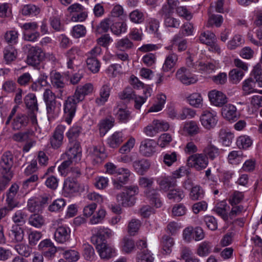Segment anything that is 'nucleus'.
Instances as JSON below:
<instances>
[{
    "label": "nucleus",
    "instance_id": "2",
    "mask_svg": "<svg viewBox=\"0 0 262 262\" xmlns=\"http://www.w3.org/2000/svg\"><path fill=\"white\" fill-rule=\"evenodd\" d=\"M24 48L28 50L27 61L29 65L33 66L38 65L45 57V53L38 47H33L30 45H26L24 46Z\"/></svg>",
    "mask_w": 262,
    "mask_h": 262
},
{
    "label": "nucleus",
    "instance_id": "49",
    "mask_svg": "<svg viewBox=\"0 0 262 262\" xmlns=\"http://www.w3.org/2000/svg\"><path fill=\"white\" fill-rule=\"evenodd\" d=\"M113 21L110 18H106L102 20L99 25L97 27L96 32L102 33L107 32L112 25Z\"/></svg>",
    "mask_w": 262,
    "mask_h": 262
},
{
    "label": "nucleus",
    "instance_id": "22",
    "mask_svg": "<svg viewBox=\"0 0 262 262\" xmlns=\"http://www.w3.org/2000/svg\"><path fill=\"white\" fill-rule=\"evenodd\" d=\"M111 89L109 83L103 84L100 89L99 97L95 99L96 103L98 105H103L108 100L110 95Z\"/></svg>",
    "mask_w": 262,
    "mask_h": 262
},
{
    "label": "nucleus",
    "instance_id": "32",
    "mask_svg": "<svg viewBox=\"0 0 262 262\" xmlns=\"http://www.w3.org/2000/svg\"><path fill=\"white\" fill-rule=\"evenodd\" d=\"M40 12L39 7L33 4H28L22 6L21 13L23 15H36Z\"/></svg>",
    "mask_w": 262,
    "mask_h": 262
},
{
    "label": "nucleus",
    "instance_id": "45",
    "mask_svg": "<svg viewBox=\"0 0 262 262\" xmlns=\"http://www.w3.org/2000/svg\"><path fill=\"white\" fill-rule=\"evenodd\" d=\"M117 118L121 122H127L130 118V112L127 108H119L116 113Z\"/></svg>",
    "mask_w": 262,
    "mask_h": 262
},
{
    "label": "nucleus",
    "instance_id": "13",
    "mask_svg": "<svg viewBox=\"0 0 262 262\" xmlns=\"http://www.w3.org/2000/svg\"><path fill=\"white\" fill-rule=\"evenodd\" d=\"M157 143L152 139H146L142 141L140 146V151L146 157H150L156 152Z\"/></svg>",
    "mask_w": 262,
    "mask_h": 262
},
{
    "label": "nucleus",
    "instance_id": "33",
    "mask_svg": "<svg viewBox=\"0 0 262 262\" xmlns=\"http://www.w3.org/2000/svg\"><path fill=\"white\" fill-rule=\"evenodd\" d=\"M205 195L203 188L199 185L192 187L189 193V197L193 201L202 199Z\"/></svg>",
    "mask_w": 262,
    "mask_h": 262
},
{
    "label": "nucleus",
    "instance_id": "8",
    "mask_svg": "<svg viewBox=\"0 0 262 262\" xmlns=\"http://www.w3.org/2000/svg\"><path fill=\"white\" fill-rule=\"evenodd\" d=\"M66 127L62 125H58L54 130L52 136L50 138V143L51 147L57 149L60 148L63 141V133Z\"/></svg>",
    "mask_w": 262,
    "mask_h": 262
},
{
    "label": "nucleus",
    "instance_id": "53",
    "mask_svg": "<svg viewBox=\"0 0 262 262\" xmlns=\"http://www.w3.org/2000/svg\"><path fill=\"white\" fill-rule=\"evenodd\" d=\"M133 46V43L126 37L119 40L116 45V48L121 51L130 49Z\"/></svg>",
    "mask_w": 262,
    "mask_h": 262
},
{
    "label": "nucleus",
    "instance_id": "1",
    "mask_svg": "<svg viewBox=\"0 0 262 262\" xmlns=\"http://www.w3.org/2000/svg\"><path fill=\"white\" fill-rule=\"evenodd\" d=\"M138 193V187L133 185L126 186L123 191L118 193L116 199L124 207H130L135 203V195Z\"/></svg>",
    "mask_w": 262,
    "mask_h": 262
},
{
    "label": "nucleus",
    "instance_id": "59",
    "mask_svg": "<svg viewBox=\"0 0 262 262\" xmlns=\"http://www.w3.org/2000/svg\"><path fill=\"white\" fill-rule=\"evenodd\" d=\"M15 249L19 255L26 257H28L32 252L31 248L28 245L23 244L15 245Z\"/></svg>",
    "mask_w": 262,
    "mask_h": 262
},
{
    "label": "nucleus",
    "instance_id": "12",
    "mask_svg": "<svg viewBox=\"0 0 262 262\" xmlns=\"http://www.w3.org/2000/svg\"><path fill=\"white\" fill-rule=\"evenodd\" d=\"M71 230L64 226H59L54 232V239L58 243L63 244L69 241L70 238Z\"/></svg>",
    "mask_w": 262,
    "mask_h": 262
},
{
    "label": "nucleus",
    "instance_id": "43",
    "mask_svg": "<svg viewBox=\"0 0 262 262\" xmlns=\"http://www.w3.org/2000/svg\"><path fill=\"white\" fill-rule=\"evenodd\" d=\"M135 248L134 241L128 237H124L121 241L122 251L125 253H130Z\"/></svg>",
    "mask_w": 262,
    "mask_h": 262
},
{
    "label": "nucleus",
    "instance_id": "46",
    "mask_svg": "<svg viewBox=\"0 0 262 262\" xmlns=\"http://www.w3.org/2000/svg\"><path fill=\"white\" fill-rule=\"evenodd\" d=\"M184 130L189 135L194 136L199 133V127L195 122L191 121L185 124Z\"/></svg>",
    "mask_w": 262,
    "mask_h": 262
},
{
    "label": "nucleus",
    "instance_id": "23",
    "mask_svg": "<svg viewBox=\"0 0 262 262\" xmlns=\"http://www.w3.org/2000/svg\"><path fill=\"white\" fill-rule=\"evenodd\" d=\"M124 136L122 132H116L107 139L109 146L113 148L118 147L124 141Z\"/></svg>",
    "mask_w": 262,
    "mask_h": 262
},
{
    "label": "nucleus",
    "instance_id": "28",
    "mask_svg": "<svg viewBox=\"0 0 262 262\" xmlns=\"http://www.w3.org/2000/svg\"><path fill=\"white\" fill-rule=\"evenodd\" d=\"M17 54V51L14 47L11 46L6 47L3 51L4 60L6 63H11L16 58Z\"/></svg>",
    "mask_w": 262,
    "mask_h": 262
},
{
    "label": "nucleus",
    "instance_id": "9",
    "mask_svg": "<svg viewBox=\"0 0 262 262\" xmlns=\"http://www.w3.org/2000/svg\"><path fill=\"white\" fill-rule=\"evenodd\" d=\"M173 11H159L158 14L163 19V24L166 28L178 29L180 26V20L173 16Z\"/></svg>",
    "mask_w": 262,
    "mask_h": 262
},
{
    "label": "nucleus",
    "instance_id": "31",
    "mask_svg": "<svg viewBox=\"0 0 262 262\" xmlns=\"http://www.w3.org/2000/svg\"><path fill=\"white\" fill-rule=\"evenodd\" d=\"M129 18L132 23L140 24L144 21L145 15L143 12L139 9H136L129 13Z\"/></svg>",
    "mask_w": 262,
    "mask_h": 262
},
{
    "label": "nucleus",
    "instance_id": "5",
    "mask_svg": "<svg viewBox=\"0 0 262 262\" xmlns=\"http://www.w3.org/2000/svg\"><path fill=\"white\" fill-rule=\"evenodd\" d=\"M77 100V99L73 95L69 97L64 102L65 121L69 124L71 123L72 120L75 116L77 104L80 102Z\"/></svg>",
    "mask_w": 262,
    "mask_h": 262
},
{
    "label": "nucleus",
    "instance_id": "35",
    "mask_svg": "<svg viewBox=\"0 0 262 262\" xmlns=\"http://www.w3.org/2000/svg\"><path fill=\"white\" fill-rule=\"evenodd\" d=\"M46 108L49 120L54 118L59 112V107L56 101L46 103Z\"/></svg>",
    "mask_w": 262,
    "mask_h": 262
},
{
    "label": "nucleus",
    "instance_id": "15",
    "mask_svg": "<svg viewBox=\"0 0 262 262\" xmlns=\"http://www.w3.org/2000/svg\"><path fill=\"white\" fill-rule=\"evenodd\" d=\"M96 244V249L101 258H110L115 255V249L106 243L98 242Z\"/></svg>",
    "mask_w": 262,
    "mask_h": 262
},
{
    "label": "nucleus",
    "instance_id": "47",
    "mask_svg": "<svg viewBox=\"0 0 262 262\" xmlns=\"http://www.w3.org/2000/svg\"><path fill=\"white\" fill-rule=\"evenodd\" d=\"M243 158L242 151L233 150L231 151L228 156L229 162L232 164H237L240 163Z\"/></svg>",
    "mask_w": 262,
    "mask_h": 262
},
{
    "label": "nucleus",
    "instance_id": "3",
    "mask_svg": "<svg viewBox=\"0 0 262 262\" xmlns=\"http://www.w3.org/2000/svg\"><path fill=\"white\" fill-rule=\"evenodd\" d=\"M208 159L203 154H194L190 156L187 160L189 167L201 171L205 169L208 165Z\"/></svg>",
    "mask_w": 262,
    "mask_h": 262
},
{
    "label": "nucleus",
    "instance_id": "42",
    "mask_svg": "<svg viewBox=\"0 0 262 262\" xmlns=\"http://www.w3.org/2000/svg\"><path fill=\"white\" fill-rule=\"evenodd\" d=\"M220 137L222 140V144L226 146H229L232 143L234 135L232 133L222 129L220 132Z\"/></svg>",
    "mask_w": 262,
    "mask_h": 262
},
{
    "label": "nucleus",
    "instance_id": "36",
    "mask_svg": "<svg viewBox=\"0 0 262 262\" xmlns=\"http://www.w3.org/2000/svg\"><path fill=\"white\" fill-rule=\"evenodd\" d=\"M91 155L93 160L97 163H101L106 157L104 149L101 147L94 146L91 151Z\"/></svg>",
    "mask_w": 262,
    "mask_h": 262
},
{
    "label": "nucleus",
    "instance_id": "63",
    "mask_svg": "<svg viewBox=\"0 0 262 262\" xmlns=\"http://www.w3.org/2000/svg\"><path fill=\"white\" fill-rule=\"evenodd\" d=\"M141 225L140 221L137 219H132L128 224L127 231L130 235H135L138 232Z\"/></svg>",
    "mask_w": 262,
    "mask_h": 262
},
{
    "label": "nucleus",
    "instance_id": "44",
    "mask_svg": "<svg viewBox=\"0 0 262 262\" xmlns=\"http://www.w3.org/2000/svg\"><path fill=\"white\" fill-rule=\"evenodd\" d=\"M9 235L15 242H20L24 238V231L19 226H13L9 232Z\"/></svg>",
    "mask_w": 262,
    "mask_h": 262
},
{
    "label": "nucleus",
    "instance_id": "29",
    "mask_svg": "<svg viewBox=\"0 0 262 262\" xmlns=\"http://www.w3.org/2000/svg\"><path fill=\"white\" fill-rule=\"evenodd\" d=\"M189 104L196 108H201L203 105V98L198 93H194L189 95L186 98Z\"/></svg>",
    "mask_w": 262,
    "mask_h": 262
},
{
    "label": "nucleus",
    "instance_id": "38",
    "mask_svg": "<svg viewBox=\"0 0 262 262\" xmlns=\"http://www.w3.org/2000/svg\"><path fill=\"white\" fill-rule=\"evenodd\" d=\"M204 155L211 160H213L220 155L219 149L213 145L209 144L204 149Z\"/></svg>",
    "mask_w": 262,
    "mask_h": 262
},
{
    "label": "nucleus",
    "instance_id": "48",
    "mask_svg": "<svg viewBox=\"0 0 262 262\" xmlns=\"http://www.w3.org/2000/svg\"><path fill=\"white\" fill-rule=\"evenodd\" d=\"M88 68L93 73H97L100 69V63L95 57H89L86 60Z\"/></svg>",
    "mask_w": 262,
    "mask_h": 262
},
{
    "label": "nucleus",
    "instance_id": "62",
    "mask_svg": "<svg viewBox=\"0 0 262 262\" xmlns=\"http://www.w3.org/2000/svg\"><path fill=\"white\" fill-rule=\"evenodd\" d=\"M64 188L73 193L78 190V184L74 179L68 178L64 182Z\"/></svg>",
    "mask_w": 262,
    "mask_h": 262
},
{
    "label": "nucleus",
    "instance_id": "56",
    "mask_svg": "<svg viewBox=\"0 0 262 262\" xmlns=\"http://www.w3.org/2000/svg\"><path fill=\"white\" fill-rule=\"evenodd\" d=\"M162 244L163 250L165 253H169L171 251V248L174 245L173 239L172 237L164 235L162 237Z\"/></svg>",
    "mask_w": 262,
    "mask_h": 262
},
{
    "label": "nucleus",
    "instance_id": "64",
    "mask_svg": "<svg viewBox=\"0 0 262 262\" xmlns=\"http://www.w3.org/2000/svg\"><path fill=\"white\" fill-rule=\"evenodd\" d=\"M252 75L255 82L259 86L262 87V70L259 64H256L252 71Z\"/></svg>",
    "mask_w": 262,
    "mask_h": 262
},
{
    "label": "nucleus",
    "instance_id": "7",
    "mask_svg": "<svg viewBox=\"0 0 262 262\" xmlns=\"http://www.w3.org/2000/svg\"><path fill=\"white\" fill-rule=\"evenodd\" d=\"M15 163L13 154L9 151H5L1 158L0 171L13 173L12 168Z\"/></svg>",
    "mask_w": 262,
    "mask_h": 262
},
{
    "label": "nucleus",
    "instance_id": "27",
    "mask_svg": "<svg viewBox=\"0 0 262 262\" xmlns=\"http://www.w3.org/2000/svg\"><path fill=\"white\" fill-rule=\"evenodd\" d=\"M150 163L144 159L136 160L133 163V166L136 171L140 174H143L150 167Z\"/></svg>",
    "mask_w": 262,
    "mask_h": 262
},
{
    "label": "nucleus",
    "instance_id": "14",
    "mask_svg": "<svg viewBox=\"0 0 262 262\" xmlns=\"http://www.w3.org/2000/svg\"><path fill=\"white\" fill-rule=\"evenodd\" d=\"M176 77L181 82L186 85L193 84L198 81L195 76L189 75L188 70L184 67L181 68L177 71Z\"/></svg>",
    "mask_w": 262,
    "mask_h": 262
},
{
    "label": "nucleus",
    "instance_id": "4",
    "mask_svg": "<svg viewBox=\"0 0 262 262\" xmlns=\"http://www.w3.org/2000/svg\"><path fill=\"white\" fill-rule=\"evenodd\" d=\"M81 156L82 149L80 142L77 140H73L70 141L68 149L62 157L63 158L67 157L68 159L77 162L81 160Z\"/></svg>",
    "mask_w": 262,
    "mask_h": 262
},
{
    "label": "nucleus",
    "instance_id": "30",
    "mask_svg": "<svg viewBox=\"0 0 262 262\" xmlns=\"http://www.w3.org/2000/svg\"><path fill=\"white\" fill-rule=\"evenodd\" d=\"M229 208V207L227 205V203L224 201H222L217 204L214 210L224 221H227L229 216L227 213V210Z\"/></svg>",
    "mask_w": 262,
    "mask_h": 262
},
{
    "label": "nucleus",
    "instance_id": "57",
    "mask_svg": "<svg viewBox=\"0 0 262 262\" xmlns=\"http://www.w3.org/2000/svg\"><path fill=\"white\" fill-rule=\"evenodd\" d=\"M65 205L66 202L64 199H57L49 206L48 209L49 211L52 212L59 211L63 209Z\"/></svg>",
    "mask_w": 262,
    "mask_h": 262
},
{
    "label": "nucleus",
    "instance_id": "40",
    "mask_svg": "<svg viewBox=\"0 0 262 262\" xmlns=\"http://www.w3.org/2000/svg\"><path fill=\"white\" fill-rule=\"evenodd\" d=\"M167 198L176 202L181 201L185 196L184 191L180 188H174L169 190Z\"/></svg>",
    "mask_w": 262,
    "mask_h": 262
},
{
    "label": "nucleus",
    "instance_id": "61",
    "mask_svg": "<svg viewBox=\"0 0 262 262\" xmlns=\"http://www.w3.org/2000/svg\"><path fill=\"white\" fill-rule=\"evenodd\" d=\"M86 30L85 27L82 25L74 26L72 30V35L76 38L83 37L85 35Z\"/></svg>",
    "mask_w": 262,
    "mask_h": 262
},
{
    "label": "nucleus",
    "instance_id": "52",
    "mask_svg": "<svg viewBox=\"0 0 262 262\" xmlns=\"http://www.w3.org/2000/svg\"><path fill=\"white\" fill-rule=\"evenodd\" d=\"M0 174H1L0 177V190L3 191L5 189L13 177V173H4V172L0 171Z\"/></svg>",
    "mask_w": 262,
    "mask_h": 262
},
{
    "label": "nucleus",
    "instance_id": "21",
    "mask_svg": "<svg viewBox=\"0 0 262 262\" xmlns=\"http://www.w3.org/2000/svg\"><path fill=\"white\" fill-rule=\"evenodd\" d=\"M178 59V55L176 53H170L165 58L162 70L165 72L173 71Z\"/></svg>",
    "mask_w": 262,
    "mask_h": 262
},
{
    "label": "nucleus",
    "instance_id": "19",
    "mask_svg": "<svg viewBox=\"0 0 262 262\" xmlns=\"http://www.w3.org/2000/svg\"><path fill=\"white\" fill-rule=\"evenodd\" d=\"M93 90V85L90 83H86L77 86L73 96L77 99V101H82L85 96L91 93Z\"/></svg>",
    "mask_w": 262,
    "mask_h": 262
},
{
    "label": "nucleus",
    "instance_id": "17",
    "mask_svg": "<svg viewBox=\"0 0 262 262\" xmlns=\"http://www.w3.org/2000/svg\"><path fill=\"white\" fill-rule=\"evenodd\" d=\"M222 116L228 121H235L237 119L236 107L231 104H228L222 106Z\"/></svg>",
    "mask_w": 262,
    "mask_h": 262
},
{
    "label": "nucleus",
    "instance_id": "37",
    "mask_svg": "<svg viewBox=\"0 0 262 262\" xmlns=\"http://www.w3.org/2000/svg\"><path fill=\"white\" fill-rule=\"evenodd\" d=\"M160 189L166 191L171 186L176 185V181L172 180L171 177L161 178L158 180Z\"/></svg>",
    "mask_w": 262,
    "mask_h": 262
},
{
    "label": "nucleus",
    "instance_id": "26",
    "mask_svg": "<svg viewBox=\"0 0 262 262\" xmlns=\"http://www.w3.org/2000/svg\"><path fill=\"white\" fill-rule=\"evenodd\" d=\"M146 196L149 200L151 204L154 205L157 208L160 207L162 202L159 198V194L156 189H148L145 191Z\"/></svg>",
    "mask_w": 262,
    "mask_h": 262
},
{
    "label": "nucleus",
    "instance_id": "54",
    "mask_svg": "<svg viewBox=\"0 0 262 262\" xmlns=\"http://www.w3.org/2000/svg\"><path fill=\"white\" fill-rule=\"evenodd\" d=\"M176 11L178 16L187 20H190L193 17L192 13L186 6H179L176 8Z\"/></svg>",
    "mask_w": 262,
    "mask_h": 262
},
{
    "label": "nucleus",
    "instance_id": "25",
    "mask_svg": "<svg viewBox=\"0 0 262 262\" xmlns=\"http://www.w3.org/2000/svg\"><path fill=\"white\" fill-rule=\"evenodd\" d=\"M25 103L28 109L31 112L36 113L38 112V104L37 98L34 94H28L25 98Z\"/></svg>",
    "mask_w": 262,
    "mask_h": 262
},
{
    "label": "nucleus",
    "instance_id": "24",
    "mask_svg": "<svg viewBox=\"0 0 262 262\" xmlns=\"http://www.w3.org/2000/svg\"><path fill=\"white\" fill-rule=\"evenodd\" d=\"M212 247L211 242L207 241H204L198 245L196 253L200 256H206L211 252Z\"/></svg>",
    "mask_w": 262,
    "mask_h": 262
},
{
    "label": "nucleus",
    "instance_id": "18",
    "mask_svg": "<svg viewBox=\"0 0 262 262\" xmlns=\"http://www.w3.org/2000/svg\"><path fill=\"white\" fill-rule=\"evenodd\" d=\"M92 232L93 240L95 239L96 243L99 242V239L101 241L104 238H110L114 234L113 231L108 228H95L92 230Z\"/></svg>",
    "mask_w": 262,
    "mask_h": 262
},
{
    "label": "nucleus",
    "instance_id": "20",
    "mask_svg": "<svg viewBox=\"0 0 262 262\" xmlns=\"http://www.w3.org/2000/svg\"><path fill=\"white\" fill-rule=\"evenodd\" d=\"M50 79L53 88L58 89L60 93L65 86L63 77L59 72L52 71L50 74Z\"/></svg>",
    "mask_w": 262,
    "mask_h": 262
},
{
    "label": "nucleus",
    "instance_id": "6",
    "mask_svg": "<svg viewBox=\"0 0 262 262\" xmlns=\"http://www.w3.org/2000/svg\"><path fill=\"white\" fill-rule=\"evenodd\" d=\"M202 125L207 129L213 128L218 121V118L215 112L205 111L200 118Z\"/></svg>",
    "mask_w": 262,
    "mask_h": 262
},
{
    "label": "nucleus",
    "instance_id": "39",
    "mask_svg": "<svg viewBox=\"0 0 262 262\" xmlns=\"http://www.w3.org/2000/svg\"><path fill=\"white\" fill-rule=\"evenodd\" d=\"M244 72L239 69H234L229 73V80L234 84L238 83L243 78Z\"/></svg>",
    "mask_w": 262,
    "mask_h": 262
},
{
    "label": "nucleus",
    "instance_id": "34",
    "mask_svg": "<svg viewBox=\"0 0 262 262\" xmlns=\"http://www.w3.org/2000/svg\"><path fill=\"white\" fill-rule=\"evenodd\" d=\"M127 28V24L124 21L112 23V25L111 26V30L112 32L117 36L126 32Z\"/></svg>",
    "mask_w": 262,
    "mask_h": 262
},
{
    "label": "nucleus",
    "instance_id": "50",
    "mask_svg": "<svg viewBox=\"0 0 262 262\" xmlns=\"http://www.w3.org/2000/svg\"><path fill=\"white\" fill-rule=\"evenodd\" d=\"M195 69L199 71H203L206 73L210 74L214 71L216 69V67L211 63H203L199 62L195 65Z\"/></svg>",
    "mask_w": 262,
    "mask_h": 262
},
{
    "label": "nucleus",
    "instance_id": "16",
    "mask_svg": "<svg viewBox=\"0 0 262 262\" xmlns=\"http://www.w3.org/2000/svg\"><path fill=\"white\" fill-rule=\"evenodd\" d=\"M28 122V117L26 115L17 114L13 119H12V128L14 130L21 129L27 125Z\"/></svg>",
    "mask_w": 262,
    "mask_h": 262
},
{
    "label": "nucleus",
    "instance_id": "58",
    "mask_svg": "<svg viewBox=\"0 0 262 262\" xmlns=\"http://www.w3.org/2000/svg\"><path fill=\"white\" fill-rule=\"evenodd\" d=\"M27 207L31 212H39L42 210L39 200L35 198H31L28 200Z\"/></svg>",
    "mask_w": 262,
    "mask_h": 262
},
{
    "label": "nucleus",
    "instance_id": "60",
    "mask_svg": "<svg viewBox=\"0 0 262 262\" xmlns=\"http://www.w3.org/2000/svg\"><path fill=\"white\" fill-rule=\"evenodd\" d=\"M154 257L147 250H144L137 255V262H153Z\"/></svg>",
    "mask_w": 262,
    "mask_h": 262
},
{
    "label": "nucleus",
    "instance_id": "41",
    "mask_svg": "<svg viewBox=\"0 0 262 262\" xmlns=\"http://www.w3.org/2000/svg\"><path fill=\"white\" fill-rule=\"evenodd\" d=\"M29 223L36 228H40L45 224V219L38 213L32 214L29 218Z\"/></svg>",
    "mask_w": 262,
    "mask_h": 262
},
{
    "label": "nucleus",
    "instance_id": "55",
    "mask_svg": "<svg viewBox=\"0 0 262 262\" xmlns=\"http://www.w3.org/2000/svg\"><path fill=\"white\" fill-rule=\"evenodd\" d=\"M160 26V22L154 18H150L148 20L147 28L151 34H158V30Z\"/></svg>",
    "mask_w": 262,
    "mask_h": 262
},
{
    "label": "nucleus",
    "instance_id": "10",
    "mask_svg": "<svg viewBox=\"0 0 262 262\" xmlns=\"http://www.w3.org/2000/svg\"><path fill=\"white\" fill-rule=\"evenodd\" d=\"M200 40L210 47L209 50L219 53L221 49L216 43V38L215 35L209 31H204L202 33L200 36Z\"/></svg>",
    "mask_w": 262,
    "mask_h": 262
},
{
    "label": "nucleus",
    "instance_id": "11",
    "mask_svg": "<svg viewBox=\"0 0 262 262\" xmlns=\"http://www.w3.org/2000/svg\"><path fill=\"white\" fill-rule=\"evenodd\" d=\"M208 96L211 104L217 107L223 106L228 101L226 95L216 90L209 91Z\"/></svg>",
    "mask_w": 262,
    "mask_h": 262
},
{
    "label": "nucleus",
    "instance_id": "51",
    "mask_svg": "<svg viewBox=\"0 0 262 262\" xmlns=\"http://www.w3.org/2000/svg\"><path fill=\"white\" fill-rule=\"evenodd\" d=\"M172 138L168 133L161 134L159 137L157 144L162 148H164L169 145L172 141Z\"/></svg>",
    "mask_w": 262,
    "mask_h": 262
}]
</instances>
